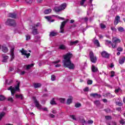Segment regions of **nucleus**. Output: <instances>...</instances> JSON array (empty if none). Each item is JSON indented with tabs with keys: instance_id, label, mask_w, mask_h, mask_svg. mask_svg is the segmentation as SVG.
<instances>
[{
	"instance_id": "obj_46",
	"label": "nucleus",
	"mask_w": 125,
	"mask_h": 125,
	"mask_svg": "<svg viewBox=\"0 0 125 125\" xmlns=\"http://www.w3.org/2000/svg\"><path fill=\"white\" fill-rule=\"evenodd\" d=\"M120 124H121V125H125V120H121L120 121Z\"/></svg>"
},
{
	"instance_id": "obj_56",
	"label": "nucleus",
	"mask_w": 125,
	"mask_h": 125,
	"mask_svg": "<svg viewBox=\"0 0 125 125\" xmlns=\"http://www.w3.org/2000/svg\"><path fill=\"white\" fill-rule=\"evenodd\" d=\"M59 62H60V60H58L57 61L54 62V63L55 64H58Z\"/></svg>"
},
{
	"instance_id": "obj_8",
	"label": "nucleus",
	"mask_w": 125,
	"mask_h": 125,
	"mask_svg": "<svg viewBox=\"0 0 125 125\" xmlns=\"http://www.w3.org/2000/svg\"><path fill=\"white\" fill-rule=\"evenodd\" d=\"M5 24L6 25H8L9 26H15L16 25L15 21L10 19H8L6 21Z\"/></svg>"
},
{
	"instance_id": "obj_55",
	"label": "nucleus",
	"mask_w": 125,
	"mask_h": 125,
	"mask_svg": "<svg viewBox=\"0 0 125 125\" xmlns=\"http://www.w3.org/2000/svg\"><path fill=\"white\" fill-rule=\"evenodd\" d=\"M25 2H26V3H32V2H33V1H32V0H30L29 1L25 0Z\"/></svg>"
},
{
	"instance_id": "obj_21",
	"label": "nucleus",
	"mask_w": 125,
	"mask_h": 125,
	"mask_svg": "<svg viewBox=\"0 0 125 125\" xmlns=\"http://www.w3.org/2000/svg\"><path fill=\"white\" fill-rule=\"evenodd\" d=\"M8 17H11V18H16V14H15V13H9Z\"/></svg>"
},
{
	"instance_id": "obj_2",
	"label": "nucleus",
	"mask_w": 125,
	"mask_h": 125,
	"mask_svg": "<svg viewBox=\"0 0 125 125\" xmlns=\"http://www.w3.org/2000/svg\"><path fill=\"white\" fill-rule=\"evenodd\" d=\"M121 42V40L117 37H113L112 38V43L111 41H106L105 44H111L113 48H116L118 43Z\"/></svg>"
},
{
	"instance_id": "obj_22",
	"label": "nucleus",
	"mask_w": 125,
	"mask_h": 125,
	"mask_svg": "<svg viewBox=\"0 0 125 125\" xmlns=\"http://www.w3.org/2000/svg\"><path fill=\"white\" fill-rule=\"evenodd\" d=\"M2 51H3V52H4L5 53H6V52L8 51V49H7V47H6V46H3L2 47Z\"/></svg>"
},
{
	"instance_id": "obj_44",
	"label": "nucleus",
	"mask_w": 125,
	"mask_h": 125,
	"mask_svg": "<svg viewBox=\"0 0 125 125\" xmlns=\"http://www.w3.org/2000/svg\"><path fill=\"white\" fill-rule=\"evenodd\" d=\"M111 124L112 125H118V123H117V122H115V121H112L111 122Z\"/></svg>"
},
{
	"instance_id": "obj_50",
	"label": "nucleus",
	"mask_w": 125,
	"mask_h": 125,
	"mask_svg": "<svg viewBox=\"0 0 125 125\" xmlns=\"http://www.w3.org/2000/svg\"><path fill=\"white\" fill-rule=\"evenodd\" d=\"M111 30H112V31H113L114 32H116L117 31V29H116L114 27H111Z\"/></svg>"
},
{
	"instance_id": "obj_16",
	"label": "nucleus",
	"mask_w": 125,
	"mask_h": 125,
	"mask_svg": "<svg viewBox=\"0 0 125 125\" xmlns=\"http://www.w3.org/2000/svg\"><path fill=\"white\" fill-rule=\"evenodd\" d=\"M73 100V97L72 96H69V98L67 100V104L69 105V104H71L72 103V101Z\"/></svg>"
},
{
	"instance_id": "obj_18",
	"label": "nucleus",
	"mask_w": 125,
	"mask_h": 125,
	"mask_svg": "<svg viewBox=\"0 0 125 125\" xmlns=\"http://www.w3.org/2000/svg\"><path fill=\"white\" fill-rule=\"evenodd\" d=\"M82 123H83V124H88V125H91V124H93V121L88 120L87 122L86 123L85 120H83Z\"/></svg>"
},
{
	"instance_id": "obj_35",
	"label": "nucleus",
	"mask_w": 125,
	"mask_h": 125,
	"mask_svg": "<svg viewBox=\"0 0 125 125\" xmlns=\"http://www.w3.org/2000/svg\"><path fill=\"white\" fill-rule=\"evenodd\" d=\"M59 100L60 101V102H61V103H64V102H65L64 98H59Z\"/></svg>"
},
{
	"instance_id": "obj_9",
	"label": "nucleus",
	"mask_w": 125,
	"mask_h": 125,
	"mask_svg": "<svg viewBox=\"0 0 125 125\" xmlns=\"http://www.w3.org/2000/svg\"><path fill=\"white\" fill-rule=\"evenodd\" d=\"M21 52L22 54V55H24V56H26L27 58H28L29 56H30V53L28 52L27 51L24 50L23 49H22V50L21 51Z\"/></svg>"
},
{
	"instance_id": "obj_64",
	"label": "nucleus",
	"mask_w": 125,
	"mask_h": 125,
	"mask_svg": "<svg viewBox=\"0 0 125 125\" xmlns=\"http://www.w3.org/2000/svg\"><path fill=\"white\" fill-rule=\"evenodd\" d=\"M25 74V71H21V75H24Z\"/></svg>"
},
{
	"instance_id": "obj_15",
	"label": "nucleus",
	"mask_w": 125,
	"mask_h": 125,
	"mask_svg": "<svg viewBox=\"0 0 125 125\" xmlns=\"http://www.w3.org/2000/svg\"><path fill=\"white\" fill-rule=\"evenodd\" d=\"M77 43H79V41H78V40H76L74 42L70 41L69 42L68 44L69 45H76V44H77Z\"/></svg>"
},
{
	"instance_id": "obj_41",
	"label": "nucleus",
	"mask_w": 125,
	"mask_h": 125,
	"mask_svg": "<svg viewBox=\"0 0 125 125\" xmlns=\"http://www.w3.org/2000/svg\"><path fill=\"white\" fill-rule=\"evenodd\" d=\"M118 30L119 32H124V28L123 27H119Z\"/></svg>"
},
{
	"instance_id": "obj_23",
	"label": "nucleus",
	"mask_w": 125,
	"mask_h": 125,
	"mask_svg": "<svg viewBox=\"0 0 125 125\" xmlns=\"http://www.w3.org/2000/svg\"><path fill=\"white\" fill-rule=\"evenodd\" d=\"M57 35V32L54 31L51 32L49 35L50 37H55Z\"/></svg>"
},
{
	"instance_id": "obj_5",
	"label": "nucleus",
	"mask_w": 125,
	"mask_h": 125,
	"mask_svg": "<svg viewBox=\"0 0 125 125\" xmlns=\"http://www.w3.org/2000/svg\"><path fill=\"white\" fill-rule=\"evenodd\" d=\"M67 6V4L66 3H63L60 7H55L54 8V11H56V12H59L61 11V10H64L65 8H66V7Z\"/></svg>"
},
{
	"instance_id": "obj_58",
	"label": "nucleus",
	"mask_w": 125,
	"mask_h": 125,
	"mask_svg": "<svg viewBox=\"0 0 125 125\" xmlns=\"http://www.w3.org/2000/svg\"><path fill=\"white\" fill-rule=\"evenodd\" d=\"M116 110H117V111H119V112H121V111L122 110V108L121 107H117L116 108Z\"/></svg>"
},
{
	"instance_id": "obj_19",
	"label": "nucleus",
	"mask_w": 125,
	"mask_h": 125,
	"mask_svg": "<svg viewBox=\"0 0 125 125\" xmlns=\"http://www.w3.org/2000/svg\"><path fill=\"white\" fill-rule=\"evenodd\" d=\"M92 72H98V68L94 65H92Z\"/></svg>"
},
{
	"instance_id": "obj_28",
	"label": "nucleus",
	"mask_w": 125,
	"mask_h": 125,
	"mask_svg": "<svg viewBox=\"0 0 125 125\" xmlns=\"http://www.w3.org/2000/svg\"><path fill=\"white\" fill-rule=\"evenodd\" d=\"M16 98H19V99H23L22 95H16Z\"/></svg>"
},
{
	"instance_id": "obj_6",
	"label": "nucleus",
	"mask_w": 125,
	"mask_h": 125,
	"mask_svg": "<svg viewBox=\"0 0 125 125\" xmlns=\"http://www.w3.org/2000/svg\"><path fill=\"white\" fill-rule=\"evenodd\" d=\"M40 26H41V23H37L32 27V34L33 35H38L39 34V32H38V27H40Z\"/></svg>"
},
{
	"instance_id": "obj_14",
	"label": "nucleus",
	"mask_w": 125,
	"mask_h": 125,
	"mask_svg": "<svg viewBox=\"0 0 125 125\" xmlns=\"http://www.w3.org/2000/svg\"><path fill=\"white\" fill-rule=\"evenodd\" d=\"M120 16H117L116 18L114 20V25H118V23H119V22H120Z\"/></svg>"
},
{
	"instance_id": "obj_36",
	"label": "nucleus",
	"mask_w": 125,
	"mask_h": 125,
	"mask_svg": "<svg viewBox=\"0 0 125 125\" xmlns=\"http://www.w3.org/2000/svg\"><path fill=\"white\" fill-rule=\"evenodd\" d=\"M100 27H101V29H105V28H106V25H105L103 23H101Z\"/></svg>"
},
{
	"instance_id": "obj_51",
	"label": "nucleus",
	"mask_w": 125,
	"mask_h": 125,
	"mask_svg": "<svg viewBox=\"0 0 125 125\" xmlns=\"http://www.w3.org/2000/svg\"><path fill=\"white\" fill-rule=\"evenodd\" d=\"M8 101H10L11 102H13V98H11V97H9L8 99Z\"/></svg>"
},
{
	"instance_id": "obj_53",
	"label": "nucleus",
	"mask_w": 125,
	"mask_h": 125,
	"mask_svg": "<svg viewBox=\"0 0 125 125\" xmlns=\"http://www.w3.org/2000/svg\"><path fill=\"white\" fill-rule=\"evenodd\" d=\"M100 103V102H99V101H95V105H98Z\"/></svg>"
},
{
	"instance_id": "obj_3",
	"label": "nucleus",
	"mask_w": 125,
	"mask_h": 125,
	"mask_svg": "<svg viewBox=\"0 0 125 125\" xmlns=\"http://www.w3.org/2000/svg\"><path fill=\"white\" fill-rule=\"evenodd\" d=\"M20 85V83L18 82L17 83V85L15 86H10L9 88H8V90H10L11 95L12 96L14 95L15 93L16 92V91H18V90H19V86Z\"/></svg>"
},
{
	"instance_id": "obj_45",
	"label": "nucleus",
	"mask_w": 125,
	"mask_h": 125,
	"mask_svg": "<svg viewBox=\"0 0 125 125\" xmlns=\"http://www.w3.org/2000/svg\"><path fill=\"white\" fill-rule=\"evenodd\" d=\"M105 119L106 120H111V119H112V117L110 116H105Z\"/></svg>"
},
{
	"instance_id": "obj_11",
	"label": "nucleus",
	"mask_w": 125,
	"mask_h": 125,
	"mask_svg": "<svg viewBox=\"0 0 125 125\" xmlns=\"http://www.w3.org/2000/svg\"><path fill=\"white\" fill-rule=\"evenodd\" d=\"M66 24V21H64L62 23L61 26L60 27V33H64V27Z\"/></svg>"
},
{
	"instance_id": "obj_20",
	"label": "nucleus",
	"mask_w": 125,
	"mask_h": 125,
	"mask_svg": "<svg viewBox=\"0 0 125 125\" xmlns=\"http://www.w3.org/2000/svg\"><path fill=\"white\" fill-rule=\"evenodd\" d=\"M3 60L2 62H7V60L8 59V56L5 55H2Z\"/></svg>"
},
{
	"instance_id": "obj_27",
	"label": "nucleus",
	"mask_w": 125,
	"mask_h": 125,
	"mask_svg": "<svg viewBox=\"0 0 125 125\" xmlns=\"http://www.w3.org/2000/svg\"><path fill=\"white\" fill-rule=\"evenodd\" d=\"M33 66H34V64L33 63L26 65V70H29V69H30L31 68H32V67H33Z\"/></svg>"
},
{
	"instance_id": "obj_4",
	"label": "nucleus",
	"mask_w": 125,
	"mask_h": 125,
	"mask_svg": "<svg viewBox=\"0 0 125 125\" xmlns=\"http://www.w3.org/2000/svg\"><path fill=\"white\" fill-rule=\"evenodd\" d=\"M33 99L34 101L36 107H37V108H38V109H39L40 110L42 109V110H43V111H47V108H46V107L42 108V105L40 104V103H39V102H38V101L37 100V99H36V97H33Z\"/></svg>"
},
{
	"instance_id": "obj_34",
	"label": "nucleus",
	"mask_w": 125,
	"mask_h": 125,
	"mask_svg": "<svg viewBox=\"0 0 125 125\" xmlns=\"http://www.w3.org/2000/svg\"><path fill=\"white\" fill-rule=\"evenodd\" d=\"M50 104H51V105H55V104H56V103L55 102V100H54V99H53L51 101Z\"/></svg>"
},
{
	"instance_id": "obj_47",
	"label": "nucleus",
	"mask_w": 125,
	"mask_h": 125,
	"mask_svg": "<svg viewBox=\"0 0 125 125\" xmlns=\"http://www.w3.org/2000/svg\"><path fill=\"white\" fill-rule=\"evenodd\" d=\"M88 90H89V88H88V87H86L83 89V91H85V92L88 91Z\"/></svg>"
},
{
	"instance_id": "obj_62",
	"label": "nucleus",
	"mask_w": 125,
	"mask_h": 125,
	"mask_svg": "<svg viewBox=\"0 0 125 125\" xmlns=\"http://www.w3.org/2000/svg\"><path fill=\"white\" fill-rule=\"evenodd\" d=\"M84 21H85V22H87V21H88V19H87V18H85L84 19Z\"/></svg>"
},
{
	"instance_id": "obj_31",
	"label": "nucleus",
	"mask_w": 125,
	"mask_h": 125,
	"mask_svg": "<svg viewBox=\"0 0 125 125\" xmlns=\"http://www.w3.org/2000/svg\"><path fill=\"white\" fill-rule=\"evenodd\" d=\"M60 49H65L66 48V47L63 44H62L61 45L59 46V47Z\"/></svg>"
},
{
	"instance_id": "obj_48",
	"label": "nucleus",
	"mask_w": 125,
	"mask_h": 125,
	"mask_svg": "<svg viewBox=\"0 0 125 125\" xmlns=\"http://www.w3.org/2000/svg\"><path fill=\"white\" fill-rule=\"evenodd\" d=\"M56 77L54 75L51 76V81H55Z\"/></svg>"
},
{
	"instance_id": "obj_17",
	"label": "nucleus",
	"mask_w": 125,
	"mask_h": 125,
	"mask_svg": "<svg viewBox=\"0 0 125 125\" xmlns=\"http://www.w3.org/2000/svg\"><path fill=\"white\" fill-rule=\"evenodd\" d=\"M125 57H123L120 58V59H119V62L120 64H124V63H125Z\"/></svg>"
},
{
	"instance_id": "obj_59",
	"label": "nucleus",
	"mask_w": 125,
	"mask_h": 125,
	"mask_svg": "<svg viewBox=\"0 0 125 125\" xmlns=\"http://www.w3.org/2000/svg\"><path fill=\"white\" fill-rule=\"evenodd\" d=\"M52 113H53V114H56V110L55 109H52Z\"/></svg>"
},
{
	"instance_id": "obj_26",
	"label": "nucleus",
	"mask_w": 125,
	"mask_h": 125,
	"mask_svg": "<svg viewBox=\"0 0 125 125\" xmlns=\"http://www.w3.org/2000/svg\"><path fill=\"white\" fill-rule=\"evenodd\" d=\"M42 86V84L41 83H37L34 84L35 88H38L39 87H41Z\"/></svg>"
},
{
	"instance_id": "obj_10",
	"label": "nucleus",
	"mask_w": 125,
	"mask_h": 125,
	"mask_svg": "<svg viewBox=\"0 0 125 125\" xmlns=\"http://www.w3.org/2000/svg\"><path fill=\"white\" fill-rule=\"evenodd\" d=\"M11 60L10 61H13V60L15 58V56H14V48H12L11 49Z\"/></svg>"
},
{
	"instance_id": "obj_13",
	"label": "nucleus",
	"mask_w": 125,
	"mask_h": 125,
	"mask_svg": "<svg viewBox=\"0 0 125 125\" xmlns=\"http://www.w3.org/2000/svg\"><path fill=\"white\" fill-rule=\"evenodd\" d=\"M93 42H94V44L96 45V46H98V47L100 46V43H99V41L96 39V38H95L94 39H93Z\"/></svg>"
},
{
	"instance_id": "obj_40",
	"label": "nucleus",
	"mask_w": 125,
	"mask_h": 125,
	"mask_svg": "<svg viewBox=\"0 0 125 125\" xmlns=\"http://www.w3.org/2000/svg\"><path fill=\"white\" fill-rule=\"evenodd\" d=\"M70 118L72 119V120H74V121H76L77 120V118H76V116L75 115H70Z\"/></svg>"
},
{
	"instance_id": "obj_60",
	"label": "nucleus",
	"mask_w": 125,
	"mask_h": 125,
	"mask_svg": "<svg viewBox=\"0 0 125 125\" xmlns=\"http://www.w3.org/2000/svg\"><path fill=\"white\" fill-rule=\"evenodd\" d=\"M49 116H50V117L51 118H54V117H55V116H54V115L52 114H50L49 115Z\"/></svg>"
},
{
	"instance_id": "obj_30",
	"label": "nucleus",
	"mask_w": 125,
	"mask_h": 125,
	"mask_svg": "<svg viewBox=\"0 0 125 125\" xmlns=\"http://www.w3.org/2000/svg\"><path fill=\"white\" fill-rule=\"evenodd\" d=\"M5 115V113L3 112L0 113V121L2 119V117Z\"/></svg>"
},
{
	"instance_id": "obj_25",
	"label": "nucleus",
	"mask_w": 125,
	"mask_h": 125,
	"mask_svg": "<svg viewBox=\"0 0 125 125\" xmlns=\"http://www.w3.org/2000/svg\"><path fill=\"white\" fill-rule=\"evenodd\" d=\"M51 9H46L44 11V14H49V13H50V12H51Z\"/></svg>"
},
{
	"instance_id": "obj_42",
	"label": "nucleus",
	"mask_w": 125,
	"mask_h": 125,
	"mask_svg": "<svg viewBox=\"0 0 125 125\" xmlns=\"http://www.w3.org/2000/svg\"><path fill=\"white\" fill-rule=\"evenodd\" d=\"M111 75H110L111 78H113V77H114L115 76V71H112L111 72Z\"/></svg>"
},
{
	"instance_id": "obj_63",
	"label": "nucleus",
	"mask_w": 125,
	"mask_h": 125,
	"mask_svg": "<svg viewBox=\"0 0 125 125\" xmlns=\"http://www.w3.org/2000/svg\"><path fill=\"white\" fill-rule=\"evenodd\" d=\"M61 66V64H56L55 65V67H56V68L58 67H60Z\"/></svg>"
},
{
	"instance_id": "obj_12",
	"label": "nucleus",
	"mask_w": 125,
	"mask_h": 125,
	"mask_svg": "<svg viewBox=\"0 0 125 125\" xmlns=\"http://www.w3.org/2000/svg\"><path fill=\"white\" fill-rule=\"evenodd\" d=\"M101 55L102 57L104 58H109V54L107 53V52L104 51L101 53Z\"/></svg>"
},
{
	"instance_id": "obj_1",
	"label": "nucleus",
	"mask_w": 125,
	"mask_h": 125,
	"mask_svg": "<svg viewBox=\"0 0 125 125\" xmlns=\"http://www.w3.org/2000/svg\"><path fill=\"white\" fill-rule=\"evenodd\" d=\"M73 57V54L70 53H67L63 56L64 60L62 61L64 67L68 68L70 70L75 69V64L71 61V58Z\"/></svg>"
},
{
	"instance_id": "obj_52",
	"label": "nucleus",
	"mask_w": 125,
	"mask_h": 125,
	"mask_svg": "<svg viewBox=\"0 0 125 125\" xmlns=\"http://www.w3.org/2000/svg\"><path fill=\"white\" fill-rule=\"evenodd\" d=\"M119 91H121V88H119L118 89H116L115 90V93H118Z\"/></svg>"
},
{
	"instance_id": "obj_37",
	"label": "nucleus",
	"mask_w": 125,
	"mask_h": 125,
	"mask_svg": "<svg viewBox=\"0 0 125 125\" xmlns=\"http://www.w3.org/2000/svg\"><path fill=\"white\" fill-rule=\"evenodd\" d=\"M44 18H45V19H47V20L49 21H50V20L51 19V17L50 16H45L44 17Z\"/></svg>"
},
{
	"instance_id": "obj_32",
	"label": "nucleus",
	"mask_w": 125,
	"mask_h": 125,
	"mask_svg": "<svg viewBox=\"0 0 125 125\" xmlns=\"http://www.w3.org/2000/svg\"><path fill=\"white\" fill-rule=\"evenodd\" d=\"M40 39H41V37L39 36L35 37V42H39L40 41Z\"/></svg>"
},
{
	"instance_id": "obj_43",
	"label": "nucleus",
	"mask_w": 125,
	"mask_h": 125,
	"mask_svg": "<svg viewBox=\"0 0 125 125\" xmlns=\"http://www.w3.org/2000/svg\"><path fill=\"white\" fill-rule=\"evenodd\" d=\"M86 0H82L81 1H80V4L81 5H83V4L84 3V2H85V1Z\"/></svg>"
},
{
	"instance_id": "obj_49",
	"label": "nucleus",
	"mask_w": 125,
	"mask_h": 125,
	"mask_svg": "<svg viewBox=\"0 0 125 125\" xmlns=\"http://www.w3.org/2000/svg\"><path fill=\"white\" fill-rule=\"evenodd\" d=\"M92 80H88L87 81V84H92Z\"/></svg>"
},
{
	"instance_id": "obj_24",
	"label": "nucleus",
	"mask_w": 125,
	"mask_h": 125,
	"mask_svg": "<svg viewBox=\"0 0 125 125\" xmlns=\"http://www.w3.org/2000/svg\"><path fill=\"white\" fill-rule=\"evenodd\" d=\"M90 96H92L93 97H101V96H100V95H98L97 93L91 94Z\"/></svg>"
},
{
	"instance_id": "obj_54",
	"label": "nucleus",
	"mask_w": 125,
	"mask_h": 125,
	"mask_svg": "<svg viewBox=\"0 0 125 125\" xmlns=\"http://www.w3.org/2000/svg\"><path fill=\"white\" fill-rule=\"evenodd\" d=\"M118 51H123V48L119 47L117 48Z\"/></svg>"
},
{
	"instance_id": "obj_33",
	"label": "nucleus",
	"mask_w": 125,
	"mask_h": 125,
	"mask_svg": "<svg viewBox=\"0 0 125 125\" xmlns=\"http://www.w3.org/2000/svg\"><path fill=\"white\" fill-rule=\"evenodd\" d=\"M81 106H82V104L80 103H77L75 104V107L76 108H80V107H81Z\"/></svg>"
},
{
	"instance_id": "obj_61",
	"label": "nucleus",
	"mask_w": 125,
	"mask_h": 125,
	"mask_svg": "<svg viewBox=\"0 0 125 125\" xmlns=\"http://www.w3.org/2000/svg\"><path fill=\"white\" fill-rule=\"evenodd\" d=\"M48 96V94H45L43 95V97H47Z\"/></svg>"
},
{
	"instance_id": "obj_29",
	"label": "nucleus",
	"mask_w": 125,
	"mask_h": 125,
	"mask_svg": "<svg viewBox=\"0 0 125 125\" xmlns=\"http://www.w3.org/2000/svg\"><path fill=\"white\" fill-rule=\"evenodd\" d=\"M12 80H5V83L6 84H10V83H12Z\"/></svg>"
},
{
	"instance_id": "obj_7",
	"label": "nucleus",
	"mask_w": 125,
	"mask_h": 125,
	"mask_svg": "<svg viewBox=\"0 0 125 125\" xmlns=\"http://www.w3.org/2000/svg\"><path fill=\"white\" fill-rule=\"evenodd\" d=\"M90 59L92 63H96L97 61V58L96 56H94L93 52H90L89 54Z\"/></svg>"
},
{
	"instance_id": "obj_39",
	"label": "nucleus",
	"mask_w": 125,
	"mask_h": 125,
	"mask_svg": "<svg viewBox=\"0 0 125 125\" xmlns=\"http://www.w3.org/2000/svg\"><path fill=\"white\" fill-rule=\"evenodd\" d=\"M25 37H26V41H29V40L31 39V36H30V35H26Z\"/></svg>"
},
{
	"instance_id": "obj_57",
	"label": "nucleus",
	"mask_w": 125,
	"mask_h": 125,
	"mask_svg": "<svg viewBox=\"0 0 125 125\" xmlns=\"http://www.w3.org/2000/svg\"><path fill=\"white\" fill-rule=\"evenodd\" d=\"M116 104H117V105H118V106H122V105H123V104H122V103H120V102H117Z\"/></svg>"
},
{
	"instance_id": "obj_38",
	"label": "nucleus",
	"mask_w": 125,
	"mask_h": 125,
	"mask_svg": "<svg viewBox=\"0 0 125 125\" xmlns=\"http://www.w3.org/2000/svg\"><path fill=\"white\" fill-rule=\"evenodd\" d=\"M4 99H5V97H4V96H2V95H0V101H2L3 100H4Z\"/></svg>"
}]
</instances>
